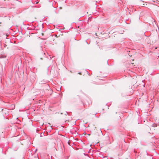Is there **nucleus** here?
<instances>
[{
    "label": "nucleus",
    "instance_id": "nucleus-1",
    "mask_svg": "<svg viewBox=\"0 0 159 159\" xmlns=\"http://www.w3.org/2000/svg\"><path fill=\"white\" fill-rule=\"evenodd\" d=\"M91 131L93 137L95 138L98 139L100 136L102 135L101 131L100 129L97 130L96 128L94 126L92 128Z\"/></svg>",
    "mask_w": 159,
    "mask_h": 159
},
{
    "label": "nucleus",
    "instance_id": "nucleus-2",
    "mask_svg": "<svg viewBox=\"0 0 159 159\" xmlns=\"http://www.w3.org/2000/svg\"><path fill=\"white\" fill-rule=\"evenodd\" d=\"M36 4L38 3H39V2H38V1H36Z\"/></svg>",
    "mask_w": 159,
    "mask_h": 159
},
{
    "label": "nucleus",
    "instance_id": "nucleus-3",
    "mask_svg": "<svg viewBox=\"0 0 159 159\" xmlns=\"http://www.w3.org/2000/svg\"><path fill=\"white\" fill-rule=\"evenodd\" d=\"M79 74H80V75H81V73H79Z\"/></svg>",
    "mask_w": 159,
    "mask_h": 159
},
{
    "label": "nucleus",
    "instance_id": "nucleus-4",
    "mask_svg": "<svg viewBox=\"0 0 159 159\" xmlns=\"http://www.w3.org/2000/svg\"><path fill=\"white\" fill-rule=\"evenodd\" d=\"M42 35H43V33L42 34Z\"/></svg>",
    "mask_w": 159,
    "mask_h": 159
}]
</instances>
